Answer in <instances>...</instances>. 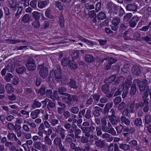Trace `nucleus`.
Here are the masks:
<instances>
[{
    "instance_id": "5fc2aeb1",
    "label": "nucleus",
    "mask_w": 151,
    "mask_h": 151,
    "mask_svg": "<svg viewBox=\"0 0 151 151\" xmlns=\"http://www.w3.org/2000/svg\"><path fill=\"white\" fill-rule=\"evenodd\" d=\"M35 63V60L32 57L28 58L27 60V64H33Z\"/></svg>"
},
{
    "instance_id": "6e6552de",
    "label": "nucleus",
    "mask_w": 151,
    "mask_h": 151,
    "mask_svg": "<svg viewBox=\"0 0 151 151\" xmlns=\"http://www.w3.org/2000/svg\"><path fill=\"white\" fill-rule=\"evenodd\" d=\"M70 81L68 83L69 86L74 89H76L78 86L76 84V82L74 78H70L69 79Z\"/></svg>"
},
{
    "instance_id": "603ef678",
    "label": "nucleus",
    "mask_w": 151,
    "mask_h": 151,
    "mask_svg": "<svg viewBox=\"0 0 151 151\" xmlns=\"http://www.w3.org/2000/svg\"><path fill=\"white\" fill-rule=\"evenodd\" d=\"M120 22V19L119 17H116L113 18L112 21V24L118 25Z\"/></svg>"
},
{
    "instance_id": "f3484780",
    "label": "nucleus",
    "mask_w": 151,
    "mask_h": 151,
    "mask_svg": "<svg viewBox=\"0 0 151 151\" xmlns=\"http://www.w3.org/2000/svg\"><path fill=\"white\" fill-rule=\"evenodd\" d=\"M116 78V76L113 75L110 76L107 79H105L104 81V83L108 84H111L114 81Z\"/></svg>"
},
{
    "instance_id": "774afa93",
    "label": "nucleus",
    "mask_w": 151,
    "mask_h": 151,
    "mask_svg": "<svg viewBox=\"0 0 151 151\" xmlns=\"http://www.w3.org/2000/svg\"><path fill=\"white\" fill-rule=\"evenodd\" d=\"M88 16L89 17L92 18L95 17H96V14L95 13V12L94 10L91 11L88 13Z\"/></svg>"
},
{
    "instance_id": "9d476101",
    "label": "nucleus",
    "mask_w": 151,
    "mask_h": 151,
    "mask_svg": "<svg viewBox=\"0 0 151 151\" xmlns=\"http://www.w3.org/2000/svg\"><path fill=\"white\" fill-rule=\"evenodd\" d=\"M68 66L71 70L75 69L78 67L76 62L73 59L70 60H69Z\"/></svg>"
},
{
    "instance_id": "f8f14e48",
    "label": "nucleus",
    "mask_w": 151,
    "mask_h": 151,
    "mask_svg": "<svg viewBox=\"0 0 151 151\" xmlns=\"http://www.w3.org/2000/svg\"><path fill=\"white\" fill-rule=\"evenodd\" d=\"M108 118L112 124L115 125L119 121V120H118V118L117 120L116 119V117L114 115L109 116Z\"/></svg>"
},
{
    "instance_id": "f704fd0d",
    "label": "nucleus",
    "mask_w": 151,
    "mask_h": 151,
    "mask_svg": "<svg viewBox=\"0 0 151 151\" xmlns=\"http://www.w3.org/2000/svg\"><path fill=\"white\" fill-rule=\"evenodd\" d=\"M119 147L120 149L124 150H128L129 149V145L126 144H121L120 145Z\"/></svg>"
},
{
    "instance_id": "6e6d98bb",
    "label": "nucleus",
    "mask_w": 151,
    "mask_h": 151,
    "mask_svg": "<svg viewBox=\"0 0 151 151\" xmlns=\"http://www.w3.org/2000/svg\"><path fill=\"white\" fill-rule=\"evenodd\" d=\"M112 9H113L114 13L117 14L118 12V11H119L120 7H121V6H118L115 4H114V5L112 6Z\"/></svg>"
},
{
    "instance_id": "dca6fc26",
    "label": "nucleus",
    "mask_w": 151,
    "mask_h": 151,
    "mask_svg": "<svg viewBox=\"0 0 151 151\" xmlns=\"http://www.w3.org/2000/svg\"><path fill=\"white\" fill-rule=\"evenodd\" d=\"M101 90L106 95L108 94L109 91V86L107 83L103 85L101 87Z\"/></svg>"
},
{
    "instance_id": "473e14b6",
    "label": "nucleus",
    "mask_w": 151,
    "mask_h": 151,
    "mask_svg": "<svg viewBox=\"0 0 151 151\" xmlns=\"http://www.w3.org/2000/svg\"><path fill=\"white\" fill-rule=\"evenodd\" d=\"M106 17V14L102 12L99 13L97 15V18L99 20L103 19H104Z\"/></svg>"
},
{
    "instance_id": "864d4df0",
    "label": "nucleus",
    "mask_w": 151,
    "mask_h": 151,
    "mask_svg": "<svg viewBox=\"0 0 151 151\" xmlns=\"http://www.w3.org/2000/svg\"><path fill=\"white\" fill-rule=\"evenodd\" d=\"M54 142L55 143V145L56 146L60 145V144L61 143L60 138L58 137L55 138L54 141Z\"/></svg>"
},
{
    "instance_id": "4c0bfd02",
    "label": "nucleus",
    "mask_w": 151,
    "mask_h": 151,
    "mask_svg": "<svg viewBox=\"0 0 151 151\" xmlns=\"http://www.w3.org/2000/svg\"><path fill=\"white\" fill-rule=\"evenodd\" d=\"M129 65L128 64H126L122 68V72L126 73L129 72Z\"/></svg>"
},
{
    "instance_id": "a878e982",
    "label": "nucleus",
    "mask_w": 151,
    "mask_h": 151,
    "mask_svg": "<svg viewBox=\"0 0 151 151\" xmlns=\"http://www.w3.org/2000/svg\"><path fill=\"white\" fill-rule=\"evenodd\" d=\"M21 128L20 125L17 124H16L15 126V131L17 133V136L18 137H21L22 135V132L20 130Z\"/></svg>"
},
{
    "instance_id": "0e129e2a",
    "label": "nucleus",
    "mask_w": 151,
    "mask_h": 151,
    "mask_svg": "<svg viewBox=\"0 0 151 151\" xmlns=\"http://www.w3.org/2000/svg\"><path fill=\"white\" fill-rule=\"evenodd\" d=\"M4 10L5 14L6 15H8L9 14H14V12L11 13L9 12V9L7 7H5L4 8Z\"/></svg>"
},
{
    "instance_id": "ddd939ff",
    "label": "nucleus",
    "mask_w": 151,
    "mask_h": 151,
    "mask_svg": "<svg viewBox=\"0 0 151 151\" xmlns=\"http://www.w3.org/2000/svg\"><path fill=\"white\" fill-rule=\"evenodd\" d=\"M5 88L7 93L9 94L13 92L14 91V88L10 83H7L5 86Z\"/></svg>"
},
{
    "instance_id": "13d9d810",
    "label": "nucleus",
    "mask_w": 151,
    "mask_h": 151,
    "mask_svg": "<svg viewBox=\"0 0 151 151\" xmlns=\"http://www.w3.org/2000/svg\"><path fill=\"white\" fill-rule=\"evenodd\" d=\"M55 4L56 6L58 7L60 9H63V6L62 4L60 1H58L55 2Z\"/></svg>"
},
{
    "instance_id": "cd10ccee",
    "label": "nucleus",
    "mask_w": 151,
    "mask_h": 151,
    "mask_svg": "<svg viewBox=\"0 0 151 151\" xmlns=\"http://www.w3.org/2000/svg\"><path fill=\"white\" fill-rule=\"evenodd\" d=\"M132 83V81L126 80L125 81V84H122V87L124 89L125 88H129Z\"/></svg>"
},
{
    "instance_id": "4d7b16f0",
    "label": "nucleus",
    "mask_w": 151,
    "mask_h": 151,
    "mask_svg": "<svg viewBox=\"0 0 151 151\" xmlns=\"http://www.w3.org/2000/svg\"><path fill=\"white\" fill-rule=\"evenodd\" d=\"M121 101V98L120 97L117 96L116 97L114 100V104L116 105L118 104Z\"/></svg>"
},
{
    "instance_id": "c03bdc74",
    "label": "nucleus",
    "mask_w": 151,
    "mask_h": 151,
    "mask_svg": "<svg viewBox=\"0 0 151 151\" xmlns=\"http://www.w3.org/2000/svg\"><path fill=\"white\" fill-rule=\"evenodd\" d=\"M12 81V84L16 85H17L19 83V79L18 77L14 76L13 77Z\"/></svg>"
},
{
    "instance_id": "423d86ee",
    "label": "nucleus",
    "mask_w": 151,
    "mask_h": 151,
    "mask_svg": "<svg viewBox=\"0 0 151 151\" xmlns=\"http://www.w3.org/2000/svg\"><path fill=\"white\" fill-rule=\"evenodd\" d=\"M139 21V19L138 17H134L129 22V24L130 27H134L136 24L137 22Z\"/></svg>"
},
{
    "instance_id": "09e8293b",
    "label": "nucleus",
    "mask_w": 151,
    "mask_h": 151,
    "mask_svg": "<svg viewBox=\"0 0 151 151\" xmlns=\"http://www.w3.org/2000/svg\"><path fill=\"white\" fill-rule=\"evenodd\" d=\"M58 91H55L53 92V97L55 98V99H56V100L57 101H59L60 100V98L58 95L59 94L58 93Z\"/></svg>"
},
{
    "instance_id": "a18cd8bd",
    "label": "nucleus",
    "mask_w": 151,
    "mask_h": 151,
    "mask_svg": "<svg viewBox=\"0 0 151 151\" xmlns=\"http://www.w3.org/2000/svg\"><path fill=\"white\" fill-rule=\"evenodd\" d=\"M132 16V14L131 13H127V14L124 17V20L126 21H128L129 19Z\"/></svg>"
},
{
    "instance_id": "f257e3e1",
    "label": "nucleus",
    "mask_w": 151,
    "mask_h": 151,
    "mask_svg": "<svg viewBox=\"0 0 151 151\" xmlns=\"http://www.w3.org/2000/svg\"><path fill=\"white\" fill-rule=\"evenodd\" d=\"M133 82L134 83H137L140 92H143L145 90L149 89L147 81L145 79H143L141 82L138 79H135L134 80Z\"/></svg>"
},
{
    "instance_id": "4be33fe9",
    "label": "nucleus",
    "mask_w": 151,
    "mask_h": 151,
    "mask_svg": "<svg viewBox=\"0 0 151 151\" xmlns=\"http://www.w3.org/2000/svg\"><path fill=\"white\" fill-rule=\"evenodd\" d=\"M26 65L27 70L31 71L35 70L36 67L35 63L26 64Z\"/></svg>"
},
{
    "instance_id": "b1692460",
    "label": "nucleus",
    "mask_w": 151,
    "mask_h": 151,
    "mask_svg": "<svg viewBox=\"0 0 151 151\" xmlns=\"http://www.w3.org/2000/svg\"><path fill=\"white\" fill-rule=\"evenodd\" d=\"M67 91L66 88L63 87L62 86L59 88L58 89V91L60 94L67 96L68 95L69 96V94L66 93H64L66 91Z\"/></svg>"
},
{
    "instance_id": "ea45409f",
    "label": "nucleus",
    "mask_w": 151,
    "mask_h": 151,
    "mask_svg": "<svg viewBox=\"0 0 151 151\" xmlns=\"http://www.w3.org/2000/svg\"><path fill=\"white\" fill-rule=\"evenodd\" d=\"M112 4L114 5V4L112 2H111L108 3L107 5V7L109 10V13H111L113 12V10H112Z\"/></svg>"
},
{
    "instance_id": "f03ea898",
    "label": "nucleus",
    "mask_w": 151,
    "mask_h": 151,
    "mask_svg": "<svg viewBox=\"0 0 151 151\" xmlns=\"http://www.w3.org/2000/svg\"><path fill=\"white\" fill-rule=\"evenodd\" d=\"M56 69L55 70H51L50 73V78L55 79H60L62 78L61 70L60 66L59 65H56Z\"/></svg>"
},
{
    "instance_id": "58836bf2",
    "label": "nucleus",
    "mask_w": 151,
    "mask_h": 151,
    "mask_svg": "<svg viewBox=\"0 0 151 151\" xmlns=\"http://www.w3.org/2000/svg\"><path fill=\"white\" fill-rule=\"evenodd\" d=\"M68 59L67 58H65L64 59L63 58L62 60V61L61 62V64L64 67L66 66L67 65H68Z\"/></svg>"
},
{
    "instance_id": "338daca9",
    "label": "nucleus",
    "mask_w": 151,
    "mask_h": 151,
    "mask_svg": "<svg viewBox=\"0 0 151 151\" xmlns=\"http://www.w3.org/2000/svg\"><path fill=\"white\" fill-rule=\"evenodd\" d=\"M101 3L98 2L96 5V10L97 12L100 10L101 8Z\"/></svg>"
},
{
    "instance_id": "8fccbe9b",
    "label": "nucleus",
    "mask_w": 151,
    "mask_h": 151,
    "mask_svg": "<svg viewBox=\"0 0 151 151\" xmlns=\"http://www.w3.org/2000/svg\"><path fill=\"white\" fill-rule=\"evenodd\" d=\"M59 20L60 24L61 27H63L64 26V19L63 15H61L59 17Z\"/></svg>"
},
{
    "instance_id": "680f3d73",
    "label": "nucleus",
    "mask_w": 151,
    "mask_h": 151,
    "mask_svg": "<svg viewBox=\"0 0 151 151\" xmlns=\"http://www.w3.org/2000/svg\"><path fill=\"white\" fill-rule=\"evenodd\" d=\"M41 80L40 77H37L35 81L36 85L37 86H39L41 84Z\"/></svg>"
},
{
    "instance_id": "9b49d317",
    "label": "nucleus",
    "mask_w": 151,
    "mask_h": 151,
    "mask_svg": "<svg viewBox=\"0 0 151 151\" xmlns=\"http://www.w3.org/2000/svg\"><path fill=\"white\" fill-rule=\"evenodd\" d=\"M47 88L44 85H42L40 89H36V91L37 93H40V95L43 96L45 94Z\"/></svg>"
},
{
    "instance_id": "c756f323",
    "label": "nucleus",
    "mask_w": 151,
    "mask_h": 151,
    "mask_svg": "<svg viewBox=\"0 0 151 151\" xmlns=\"http://www.w3.org/2000/svg\"><path fill=\"white\" fill-rule=\"evenodd\" d=\"M13 75L10 73H7L6 75L4 77V79L7 82H10L12 79H13Z\"/></svg>"
},
{
    "instance_id": "c9c22d12",
    "label": "nucleus",
    "mask_w": 151,
    "mask_h": 151,
    "mask_svg": "<svg viewBox=\"0 0 151 151\" xmlns=\"http://www.w3.org/2000/svg\"><path fill=\"white\" fill-rule=\"evenodd\" d=\"M121 122H124L126 125H128L129 124L130 122L129 120L125 116H122L121 118Z\"/></svg>"
},
{
    "instance_id": "a211bd4d",
    "label": "nucleus",
    "mask_w": 151,
    "mask_h": 151,
    "mask_svg": "<svg viewBox=\"0 0 151 151\" xmlns=\"http://www.w3.org/2000/svg\"><path fill=\"white\" fill-rule=\"evenodd\" d=\"M133 82V83L131 87L130 91V94L131 96L135 95L136 93L137 90L136 83H134Z\"/></svg>"
},
{
    "instance_id": "1a4fd4ad",
    "label": "nucleus",
    "mask_w": 151,
    "mask_h": 151,
    "mask_svg": "<svg viewBox=\"0 0 151 151\" xmlns=\"http://www.w3.org/2000/svg\"><path fill=\"white\" fill-rule=\"evenodd\" d=\"M127 10L129 11H133L134 12L137 11V6L134 4H128L125 7Z\"/></svg>"
},
{
    "instance_id": "4468645a",
    "label": "nucleus",
    "mask_w": 151,
    "mask_h": 151,
    "mask_svg": "<svg viewBox=\"0 0 151 151\" xmlns=\"http://www.w3.org/2000/svg\"><path fill=\"white\" fill-rule=\"evenodd\" d=\"M85 59L86 61L88 63L93 62L95 60V58L91 55H86L85 56Z\"/></svg>"
},
{
    "instance_id": "79ce46f5",
    "label": "nucleus",
    "mask_w": 151,
    "mask_h": 151,
    "mask_svg": "<svg viewBox=\"0 0 151 151\" xmlns=\"http://www.w3.org/2000/svg\"><path fill=\"white\" fill-rule=\"evenodd\" d=\"M134 124L137 126L139 127L142 124V121L140 118H136L134 122Z\"/></svg>"
},
{
    "instance_id": "37998d69",
    "label": "nucleus",
    "mask_w": 151,
    "mask_h": 151,
    "mask_svg": "<svg viewBox=\"0 0 151 151\" xmlns=\"http://www.w3.org/2000/svg\"><path fill=\"white\" fill-rule=\"evenodd\" d=\"M151 122V117L149 115H146L145 116V124H149Z\"/></svg>"
},
{
    "instance_id": "bf43d9fd",
    "label": "nucleus",
    "mask_w": 151,
    "mask_h": 151,
    "mask_svg": "<svg viewBox=\"0 0 151 151\" xmlns=\"http://www.w3.org/2000/svg\"><path fill=\"white\" fill-rule=\"evenodd\" d=\"M32 26L34 28H38L40 27V24L38 20H35V21L32 23Z\"/></svg>"
},
{
    "instance_id": "c85d7f7f",
    "label": "nucleus",
    "mask_w": 151,
    "mask_h": 151,
    "mask_svg": "<svg viewBox=\"0 0 151 151\" xmlns=\"http://www.w3.org/2000/svg\"><path fill=\"white\" fill-rule=\"evenodd\" d=\"M37 100L36 99H35L33 102V103L32 106V107L33 108H39L41 106V103L37 101Z\"/></svg>"
},
{
    "instance_id": "0eeeda50",
    "label": "nucleus",
    "mask_w": 151,
    "mask_h": 151,
    "mask_svg": "<svg viewBox=\"0 0 151 151\" xmlns=\"http://www.w3.org/2000/svg\"><path fill=\"white\" fill-rule=\"evenodd\" d=\"M95 144L97 147L100 148L104 147L106 149L108 147V146L106 145L104 141H102L101 139L96 141Z\"/></svg>"
},
{
    "instance_id": "49530a36",
    "label": "nucleus",
    "mask_w": 151,
    "mask_h": 151,
    "mask_svg": "<svg viewBox=\"0 0 151 151\" xmlns=\"http://www.w3.org/2000/svg\"><path fill=\"white\" fill-rule=\"evenodd\" d=\"M42 145V144L40 142H36L34 143L33 145L35 148L38 150H40L41 148V146Z\"/></svg>"
},
{
    "instance_id": "e433bc0d",
    "label": "nucleus",
    "mask_w": 151,
    "mask_h": 151,
    "mask_svg": "<svg viewBox=\"0 0 151 151\" xmlns=\"http://www.w3.org/2000/svg\"><path fill=\"white\" fill-rule=\"evenodd\" d=\"M18 8V7L17 6L16 3H15L14 4L13 3H12L10 7V12H14H14L16 11Z\"/></svg>"
},
{
    "instance_id": "69168bd1",
    "label": "nucleus",
    "mask_w": 151,
    "mask_h": 151,
    "mask_svg": "<svg viewBox=\"0 0 151 151\" xmlns=\"http://www.w3.org/2000/svg\"><path fill=\"white\" fill-rule=\"evenodd\" d=\"M71 110L73 113L76 114L78 112L79 109L77 107L75 106L72 108Z\"/></svg>"
},
{
    "instance_id": "3c124183",
    "label": "nucleus",
    "mask_w": 151,
    "mask_h": 151,
    "mask_svg": "<svg viewBox=\"0 0 151 151\" xmlns=\"http://www.w3.org/2000/svg\"><path fill=\"white\" fill-rule=\"evenodd\" d=\"M6 41L9 42V43L10 44H15L17 43L21 42V40H20L17 39V40H13L7 39Z\"/></svg>"
},
{
    "instance_id": "a19ab883",
    "label": "nucleus",
    "mask_w": 151,
    "mask_h": 151,
    "mask_svg": "<svg viewBox=\"0 0 151 151\" xmlns=\"http://www.w3.org/2000/svg\"><path fill=\"white\" fill-rule=\"evenodd\" d=\"M51 10L50 9H48L45 11V15L47 17L50 19H52L53 17L51 14Z\"/></svg>"
},
{
    "instance_id": "6ab92c4d",
    "label": "nucleus",
    "mask_w": 151,
    "mask_h": 151,
    "mask_svg": "<svg viewBox=\"0 0 151 151\" xmlns=\"http://www.w3.org/2000/svg\"><path fill=\"white\" fill-rule=\"evenodd\" d=\"M48 103L47 105V108L49 111L51 110V109L54 108L56 106V104L52 101L48 99Z\"/></svg>"
},
{
    "instance_id": "aec40b11",
    "label": "nucleus",
    "mask_w": 151,
    "mask_h": 151,
    "mask_svg": "<svg viewBox=\"0 0 151 151\" xmlns=\"http://www.w3.org/2000/svg\"><path fill=\"white\" fill-rule=\"evenodd\" d=\"M22 21L24 23H27L32 20L31 17L28 14H26L22 17L21 19Z\"/></svg>"
},
{
    "instance_id": "39448f33",
    "label": "nucleus",
    "mask_w": 151,
    "mask_h": 151,
    "mask_svg": "<svg viewBox=\"0 0 151 151\" xmlns=\"http://www.w3.org/2000/svg\"><path fill=\"white\" fill-rule=\"evenodd\" d=\"M116 61L117 60L111 57L109 58L108 60L107 63H106L105 66V69L107 70H109L111 68V64L115 63Z\"/></svg>"
},
{
    "instance_id": "5701e85b",
    "label": "nucleus",
    "mask_w": 151,
    "mask_h": 151,
    "mask_svg": "<svg viewBox=\"0 0 151 151\" xmlns=\"http://www.w3.org/2000/svg\"><path fill=\"white\" fill-rule=\"evenodd\" d=\"M26 70V68L24 66L18 67L16 69V72L19 74H23Z\"/></svg>"
},
{
    "instance_id": "2f4dec72",
    "label": "nucleus",
    "mask_w": 151,
    "mask_h": 151,
    "mask_svg": "<svg viewBox=\"0 0 151 151\" xmlns=\"http://www.w3.org/2000/svg\"><path fill=\"white\" fill-rule=\"evenodd\" d=\"M45 94L46 96L50 97L53 100H55V99H52V97H53V93L52 90L47 89L46 90Z\"/></svg>"
},
{
    "instance_id": "412c9836",
    "label": "nucleus",
    "mask_w": 151,
    "mask_h": 151,
    "mask_svg": "<svg viewBox=\"0 0 151 151\" xmlns=\"http://www.w3.org/2000/svg\"><path fill=\"white\" fill-rule=\"evenodd\" d=\"M67 96L68 97L66 98V99L70 101L77 102L78 100L77 96L75 95H71L69 94V96L68 95Z\"/></svg>"
},
{
    "instance_id": "e2e57ef3",
    "label": "nucleus",
    "mask_w": 151,
    "mask_h": 151,
    "mask_svg": "<svg viewBox=\"0 0 151 151\" xmlns=\"http://www.w3.org/2000/svg\"><path fill=\"white\" fill-rule=\"evenodd\" d=\"M126 106V104L124 102H122L119 105L118 109L119 110L124 109Z\"/></svg>"
},
{
    "instance_id": "bb28decb",
    "label": "nucleus",
    "mask_w": 151,
    "mask_h": 151,
    "mask_svg": "<svg viewBox=\"0 0 151 151\" xmlns=\"http://www.w3.org/2000/svg\"><path fill=\"white\" fill-rule=\"evenodd\" d=\"M78 37L79 40H81L82 41H84L87 43L88 45H93V42L81 36H78Z\"/></svg>"
},
{
    "instance_id": "2eb2a0df",
    "label": "nucleus",
    "mask_w": 151,
    "mask_h": 151,
    "mask_svg": "<svg viewBox=\"0 0 151 151\" xmlns=\"http://www.w3.org/2000/svg\"><path fill=\"white\" fill-rule=\"evenodd\" d=\"M49 3L48 0L42 1L38 2V6L39 8L42 9L47 5Z\"/></svg>"
},
{
    "instance_id": "052dcab7",
    "label": "nucleus",
    "mask_w": 151,
    "mask_h": 151,
    "mask_svg": "<svg viewBox=\"0 0 151 151\" xmlns=\"http://www.w3.org/2000/svg\"><path fill=\"white\" fill-rule=\"evenodd\" d=\"M85 117L88 119H89L91 117V111L90 110H88L87 111Z\"/></svg>"
},
{
    "instance_id": "72a5a7b5",
    "label": "nucleus",
    "mask_w": 151,
    "mask_h": 151,
    "mask_svg": "<svg viewBox=\"0 0 151 151\" xmlns=\"http://www.w3.org/2000/svg\"><path fill=\"white\" fill-rule=\"evenodd\" d=\"M6 69L8 72H12L14 69V67L11 63H9L7 66Z\"/></svg>"
},
{
    "instance_id": "20e7f679",
    "label": "nucleus",
    "mask_w": 151,
    "mask_h": 151,
    "mask_svg": "<svg viewBox=\"0 0 151 151\" xmlns=\"http://www.w3.org/2000/svg\"><path fill=\"white\" fill-rule=\"evenodd\" d=\"M132 72L134 75L139 76L141 73V67L137 65H133L132 68Z\"/></svg>"
},
{
    "instance_id": "7c9ffc66",
    "label": "nucleus",
    "mask_w": 151,
    "mask_h": 151,
    "mask_svg": "<svg viewBox=\"0 0 151 151\" xmlns=\"http://www.w3.org/2000/svg\"><path fill=\"white\" fill-rule=\"evenodd\" d=\"M124 77L123 76H119L116 78L114 83H113V84L117 85L120 82L124 80Z\"/></svg>"
},
{
    "instance_id": "7ed1b4c3",
    "label": "nucleus",
    "mask_w": 151,
    "mask_h": 151,
    "mask_svg": "<svg viewBox=\"0 0 151 151\" xmlns=\"http://www.w3.org/2000/svg\"><path fill=\"white\" fill-rule=\"evenodd\" d=\"M37 69L38 70L39 74L41 77L43 79L47 77L48 73V69L47 67L44 66V64L38 65Z\"/></svg>"
},
{
    "instance_id": "de8ad7c7",
    "label": "nucleus",
    "mask_w": 151,
    "mask_h": 151,
    "mask_svg": "<svg viewBox=\"0 0 151 151\" xmlns=\"http://www.w3.org/2000/svg\"><path fill=\"white\" fill-rule=\"evenodd\" d=\"M116 87H114L112 88V89L111 90V91L109 93H108L106 95V96L107 97H111L114 92L116 90Z\"/></svg>"
},
{
    "instance_id": "393cba45",
    "label": "nucleus",
    "mask_w": 151,
    "mask_h": 151,
    "mask_svg": "<svg viewBox=\"0 0 151 151\" xmlns=\"http://www.w3.org/2000/svg\"><path fill=\"white\" fill-rule=\"evenodd\" d=\"M32 15L35 20H38L40 19L41 15L42 14L38 12L35 11L32 13Z\"/></svg>"
}]
</instances>
